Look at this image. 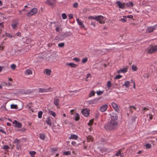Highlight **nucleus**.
<instances>
[{"label":"nucleus","mask_w":157,"mask_h":157,"mask_svg":"<svg viewBox=\"0 0 157 157\" xmlns=\"http://www.w3.org/2000/svg\"><path fill=\"white\" fill-rule=\"evenodd\" d=\"M118 124L117 121L111 120L110 122L105 124L104 128L107 131H113L117 129Z\"/></svg>","instance_id":"nucleus-1"},{"label":"nucleus","mask_w":157,"mask_h":157,"mask_svg":"<svg viewBox=\"0 0 157 157\" xmlns=\"http://www.w3.org/2000/svg\"><path fill=\"white\" fill-rule=\"evenodd\" d=\"M38 11L36 8H33L29 12L27 13L26 15L28 17H30L37 13Z\"/></svg>","instance_id":"nucleus-2"},{"label":"nucleus","mask_w":157,"mask_h":157,"mask_svg":"<svg viewBox=\"0 0 157 157\" xmlns=\"http://www.w3.org/2000/svg\"><path fill=\"white\" fill-rule=\"evenodd\" d=\"M95 20L97 21H98L101 24H103L105 23V21L104 20V17L101 15L96 16Z\"/></svg>","instance_id":"nucleus-3"},{"label":"nucleus","mask_w":157,"mask_h":157,"mask_svg":"<svg viewBox=\"0 0 157 157\" xmlns=\"http://www.w3.org/2000/svg\"><path fill=\"white\" fill-rule=\"evenodd\" d=\"M157 25H155L152 26H150L148 27L146 29V32L148 33H151L154 30H155L156 29V27Z\"/></svg>","instance_id":"nucleus-4"},{"label":"nucleus","mask_w":157,"mask_h":157,"mask_svg":"<svg viewBox=\"0 0 157 157\" xmlns=\"http://www.w3.org/2000/svg\"><path fill=\"white\" fill-rule=\"evenodd\" d=\"M100 97H98L94 98L93 100H92L89 101H88V103L89 104H95L98 103L100 99Z\"/></svg>","instance_id":"nucleus-5"},{"label":"nucleus","mask_w":157,"mask_h":157,"mask_svg":"<svg viewBox=\"0 0 157 157\" xmlns=\"http://www.w3.org/2000/svg\"><path fill=\"white\" fill-rule=\"evenodd\" d=\"M82 115L86 117H88L89 114V110L87 109H84L81 111Z\"/></svg>","instance_id":"nucleus-6"},{"label":"nucleus","mask_w":157,"mask_h":157,"mask_svg":"<svg viewBox=\"0 0 157 157\" xmlns=\"http://www.w3.org/2000/svg\"><path fill=\"white\" fill-rule=\"evenodd\" d=\"M111 116V120L117 121L118 119V116L117 114L114 113H112L110 114Z\"/></svg>","instance_id":"nucleus-7"},{"label":"nucleus","mask_w":157,"mask_h":157,"mask_svg":"<svg viewBox=\"0 0 157 157\" xmlns=\"http://www.w3.org/2000/svg\"><path fill=\"white\" fill-rule=\"evenodd\" d=\"M116 3L118 5L120 8L124 9L125 8V4L124 3H121L120 1L116 2Z\"/></svg>","instance_id":"nucleus-8"},{"label":"nucleus","mask_w":157,"mask_h":157,"mask_svg":"<svg viewBox=\"0 0 157 157\" xmlns=\"http://www.w3.org/2000/svg\"><path fill=\"white\" fill-rule=\"evenodd\" d=\"M108 107V105L107 104H105L101 106L100 108V110L102 112H104L107 109Z\"/></svg>","instance_id":"nucleus-9"},{"label":"nucleus","mask_w":157,"mask_h":157,"mask_svg":"<svg viewBox=\"0 0 157 157\" xmlns=\"http://www.w3.org/2000/svg\"><path fill=\"white\" fill-rule=\"evenodd\" d=\"M56 0H47L45 3L50 6H53L56 2Z\"/></svg>","instance_id":"nucleus-10"},{"label":"nucleus","mask_w":157,"mask_h":157,"mask_svg":"<svg viewBox=\"0 0 157 157\" xmlns=\"http://www.w3.org/2000/svg\"><path fill=\"white\" fill-rule=\"evenodd\" d=\"M18 22L17 21H13L11 24V27L13 29H16Z\"/></svg>","instance_id":"nucleus-11"},{"label":"nucleus","mask_w":157,"mask_h":157,"mask_svg":"<svg viewBox=\"0 0 157 157\" xmlns=\"http://www.w3.org/2000/svg\"><path fill=\"white\" fill-rule=\"evenodd\" d=\"M76 20L80 28H85V26L81 20L78 19V18H76Z\"/></svg>","instance_id":"nucleus-12"},{"label":"nucleus","mask_w":157,"mask_h":157,"mask_svg":"<svg viewBox=\"0 0 157 157\" xmlns=\"http://www.w3.org/2000/svg\"><path fill=\"white\" fill-rule=\"evenodd\" d=\"M25 50H10V52H14V53H16L17 52L19 53V54H23L25 52H27V51H25Z\"/></svg>","instance_id":"nucleus-13"},{"label":"nucleus","mask_w":157,"mask_h":157,"mask_svg":"<svg viewBox=\"0 0 157 157\" xmlns=\"http://www.w3.org/2000/svg\"><path fill=\"white\" fill-rule=\"evenodd\" d=\"M113 108L117 112H119L120 111V109H119L117 105L115 102H113L111 103Z\"/></svg>","instance_id":"nucleus-14"},{"label":"nucleus","mask_w":157,"mask_h":157,"mask_svg":"<svg viewBox=\"0 0 157 157\" xmlns=\"http://www.w3.org/2000/svg\"><path fill=\"white\" fill-rule=\"evenodd\" d=\"M13 124H14V126L18 128H21L22 126V124L19 122H17L16 120L14 121Z\"/></svg>","instance_id":"nucleus-15"},{"label":"nucleus","mask_w":157,"mask_h":157,"mask_svg":"<svg viewBox=\"0 0 157 157\" xmlns=\"http://www.w3.org/2000/svg\"><path fill=\"white\" fill-rule=\"evenodd\" d=\"M59 99L57 97L54 98V103L55 105L58 106L59 105Z\"/></svg>","instance_id":"nucleus-16"},{"label":"nucleus","mask_w":157,"mask_h":157,"mask_svg":"<svg viewBox=\"0 0 157 157\" xmlns=\"http://www.w3.org/2000/svg\"><path fill=\"white\" fill-rule=\"evenodd\" d=\"M128 68L126 67H124L122 69H120L119 71H118V73H125L127 71Z\"/></svg>","instance_id":"nucleus-17"},{"label":"nucleus","mask_w":157,"mask_h":157,"mask_svg":"<svg viewBox=\"0 0 157 157\" xmlns=\"http://www.w3.org/2000/svg\"><path fill=\"white\" fill-rule=\"evenodd\" d=\"M66 65L70 66L71 67L75 68L77 66V65L73 63H67Z\"/></svg>","instance_id":"nucleus-18"},{"label":"nucleus","mask_w":157,"mask_h":157,"mask_svg":"<svg viewBox=\"0 0 157 157\" xmlns=\"http://www.w3.org/2000/svg\"><path fill=\"white\" fill-rule=\"evenodd\" d=\"M46 122L50 126H51L52 123L50 117H48L47 118V120L46 121Z\"/></svg>","instance_id":"nucleus-19"},{"label":"nucleus","mask_w":157,"mask_h":157,"mask_svg":"<svg viewBox=\"0 0 157 157\" xmlns=\"http://www.w3.org/2000/svg\"><path fill=\"white\" fill-rule=\"evenodd\" d=\"M146 52L149 54L155 52L157 50H147Z\"/></svg>","instance_id":"nucleus-20"},{"label":"nucleus","mask_w":157,"mask_h":157,"mask_svg":"<svg viewBox=\"0 0 157 157\" xmlns=\"http://www.w3.org/2000/svg\"><path fill=\"white\" fill-rule=\"evenodd\" d=\"M130 85V82L129 81H125L124 84L123 85V86H125L126 88H128Z\"/></svg>","instance_id":"nucleus-21"},{"label":"nucleus","mask_w":157,"mask_h":157,"mask_svg":"<svg viewBox=\"0 0 157 157\" xmlns=\"http://www.w3.org/2000/svg\"><path fill=\"white\" fill-rule=\"evenodd\" d=\"M39 92L40 93H43L45 92H48V90H46V89H44V88H39Z\"/></svg>","instance_id":"nucleus-22"},{"label":"nucleus","mask_w":157,"mask_h":157,"mask_svg":"<svg viewBox=\"0 0 157 157\" xmlns=\"http://www.w3.org/2000/svg\"><path fill=\"white\" fill-rule=\"evenodd\" d=\"M48 113L50 115L54 117H56V115L55 113L52 110H49Z\"/></svg>","instance_id":"nucleus-23"},{"label":"nucleus","mask_w":157,"mask_h":157,"mask_svg":"<svg viewBox=\"0 0 157 157\" xmlns=\"http://www.w3.org/2000/svg\"><path fill=\"white\" fill-rule=\"evenodd\" d=\"M79 115L78 113H76L75 114V119L76 121H78L79 119Z\"/></svg>","instance_id":"nucleus-24"},{"label":"nucleus","mask_w":157,"mask_h":157,"mask_svg":"<svg viewBox=\"0 0 157 157\" xmlns=\"http://www.w3.org/2000/svg\"><path fill=\"white\" fill-rule=\"evenodd\" d=\"M126 5L128 7H132L133 6V3L132 2H129L128 3H126Z\"/></svg>","instance_id":"nucleus-25"},{"label":"nucleus","mask_w":157,"mask_h":157,"mask_svg":"<svg viewBox=\"0 0 157 157\" xmlns=\"http://www.w3.org/2000/svg\"><path fill=\"white\" fill-rule=\"evenodd\" d=\"M78 136L77 135L73 134L71 135V137H69V139H77Z\"/></svg>","instance_id":"nucleus-26"},{"label":"nucleus","mask_w":157,"mask_h":157,"mask_svg":"<svg viewBox=\"0 0 157 157\" xmlns=\"http://www.w3.org/2000/svg\"><path fill=\"white\" fill-rule=\"evenodd\" d=\"M25 74L28 75H30L32 74V71L30 70L27 69L25 71Z\"/></svg>","instance_id":"nucleus-27"},{"label":"nucleus","mask_w":157,"mask_h":157,"mask_svg":"<svg viewBox=\"0 0 157 157\" xmlns=\"http://www.w3.org/2000/svg\"><path fill=\"white\" fill-rule=\"evenodd\" d=\"M40 138L43 140H44L45 139V135L44 133H41L40 135Z\"/></svg>","instance_id":"nucleus-28"},{"label":"nucleus","mask_w":157,"mask_h":157,"mask_svg":"<svg viewBox=\"0 0 157 157\" xmlns=\"http://www.w3.org/2000/svg\"><path fill=\"white\" fill-rule=\"evenodd\" d=\"M71 154V152L70 151H64L63 152V155H69Z\"/></svg>","instance_id":"nucleus-29"},{"label":"nucleus","mask_w":157,"mask_h":157,"mask_svg":"<svg viewBox=\"0 0 157 157\" xmlns=\"http://www.w3.org/2000/svg\"><path fill=\"white\" fill-rule=\"evenodd\" d=\"M123 18L121 19L120 21L123 22H126V16H123Z\"/></svg>","instance_id":"nucleus-30"},{"label":"nucleus","mask_w":157,"mask_h":157,"mask_svg":"<svg viewBox=\"0 0 157 157\" xmlns=\"http://www.w3.org/2000/svg\"><path fill=\"white\" fill-rule=\"evenodd\" d=\"M10 107L11 109H17V106L16 105H14L13 104H11L10 105Z\"/></svg>","instance_id":"nucleus-31"},{"label":"nucleus","mask_w":157,"mask_h":157,"mask_svg":"<svg viewBox=\"0 0 157 157\" xmlns=\"http://www.w3.org/2000/svg\"><path fill=\"white\" fill-rule=\"evenodd\" d=\"M36 152L35 151H30L29 152L31 157H35V155Z\"/></svg>","instance_id":"nucleus-32"},{"label":"nucleus","mask_w":157,"mask_h":157,"mask_svg":"<svg viewBox=\"0 0 157 157\" xmlns=\"http://www.w3.org/2000/svg\"><path fill=\"white\" fill-rule=\"evenodd\" d=\"M46 73L47 74V75L48 76L50 75L51 72V70L49 69H46Z\"/></svg>","instance_id":"nucleus-33"},{"label":"nucleus","mask_w":157,"mask_h":157,"mask_svg":"<svg viewBox=\"0 0 157 157\" xmlns=\"http://www.w3.org/2000/svg\"><path fill=\"white\" fill-rule=\"evenodd\" d=\"M6 36L8 38H11L13 37H14V36H13L11 34L8 33H6Z\"/></svg>","instance_id":"nucleus-34"},{"label":"nucleus","mask_w":157,"mask_h":157,"mask_svg":"<svg viewBox=\"0 0 157 157\" xmlns=\"http://www.w3.org/2000/svg\"><path fill=\"white\" fill-rule=\"evenodd\" d=\"M43 112L41 111H39L38 113V117L39 118L42 117Z\"/></svg>","instance_id":"nucleus-35"},{"label":"nucleus","mask_w":157,"mask_h":157,"mask_svg":"<svg viewBox=\"0 0 157 157\" xmlns=\"http://www.w3.org/2000/svg\"><path fill=\"white\" fill-rule=\"evenodd\" d=\"M62 18L63 19H66L67 18V16L65 13H63L62 14Z\"/></svg>","instance_id":"nucleus-36"},{"label":"nucleus","mask_w":157,"mask_h":157,"mask_svg":"<svg viewBox=\"0 0 157 157\" xmlns=\"http://www.w3.org/2000/svg\"><path fill=\"white\" fill-rule=\"evenodd\" d=\"M94 119H92L89 121V122L88 123V124L89 125H91L93 124L94 122Z\"/></svg>","instance_id":"nucleus-37"},{"label":"nucleus","mask_w":157,"mask_h":157,"mask_svg":"<svg viewBox=\"0 0 157 157\" xmlns=\"http://www.w3.org/2000/svg\"><path fill=\"white\" fill-rule=\"evenodd\" d=\"M132 70L134 71H136L137 69V67L134 65H132Z\"/></svg>","instance_id":"nucleus-38"},{"label":"nucleus","mask_w":157,"mask_h":157,"mask_svg":"<svg viewBox=\"0 0 157 157\" xmlns=\"http://www.w3.org/2000/svg\"><path fill=\"white\" fill-rule=\"evenodd\" d=\"M0 132H2L5 134H6V132L5 131L4 129L2 128L1 127H0Z\"/></svg>","instance_id":"nucleus-39"},{"label":"nucleus","mask_w":157,"mask_h":157,"mask_svg":"<svg viewBox=\"0 0 157 157\" xmlns=\"http://www.w3.org/2000/svg\"><path fill=\"white\" fill-rule=\"evenodd\" d=\"M103 91H99L97 92V94L98 95H100L103 93Z\"/></svg>","instance_id":"nucleus-40"},{"label":"nucleus","mask_w":157,"mask_h":157,"mask_svg":"<svg viewBox=\"0 0 157 157\" xmlns=\"http://www.w3.org/2000/svg\"><path fill=\"white\" fill-rule=\"evenodd\" d=\"M87 58L83 59L82 60V63H86L87 61Z\"/></svg>","instance_id":"nucleus-41"},{"label":"nucleus","mask_w":157,"mask_h":157,"mask_svg":"<svg viewBox=\"0 0 157 157\" xmlns=\"http://www.w3.org/2000/svg\"><path fill=\"white\" fill-rule=\"evenodd\" d=\"M122 77V76L119 75H117L115 77V79H118Z\"/></svg>","instance_id":"nucleus-42"},{"label":"nucleus","mask_w":157,"mask_h":157,"mask_svg":"<svg viewBox=\"0 0 157 157\" xmlns=\"http://www.w3.org/2000/svg\"><path fill=\"white\" fill-rule=\"evenodd\" d=\"M3 149H5V150H7L9 149L10 148V147L9 146L7 145H4L3 146V147H2Z\"/></svg>","instance_id":"nucleus-43"},{"label":"nucleus","mask_w":157,"mask_h":157,"mask_svg":"<svg viewBox=\"0 0 157 157\" xmlns=\"http://www.w3.org/2000/svg\"><path fill=\"white\" fill-rule=\"evenodd\" d=\"M95 95V92L94 91H92L90 93V97L94 96Z\"/></svg>","instance_id":"nucleus-44"},{"label":"nucleus","mask_w":157,"mask_h":157,"mask_svg":"<svg viewBox=\"0 0 157 157\" xmlns=\"http://www.w3.org/2000/svg\"><path fill=\"white\" fill-rule=\"evenodd\" d=\"M137 118V117H136V116H132V122H135V121L136 119V118Z\"/></svg>","instance_id":"nucleus-45"},{"label":"nucleus","mask_w":157,"mask_h":157,"mask_svg":"<svg viewBox=\"0 0 157 157\" xmlns=\"http://www.w3.org/2000/svg\"><path fill=\"white\" fill-rule=\"evenodd\" d=\"M111 82L110 81H109L107 82V86L108 88H110L111 86Z\"/></svg>","instance_id":"nucleus-46"},{"label":"nucleus","mask_w":157,"mask_h":157,"mask_svg":"<svg viewBox=\"0 0 157 157\" xmlns=\"http://www.w3.org/2000/svg\"><path fill=\"white\" fill-rule=\"evenodd\" d=\"M121 154V151L120 150H119L118 151H117V152L115 154V155L116 156H119Z\"/></svg>","instance_id":"nucleus-47"},{"label":"nucleus","mask_w":157,"mask_h":157,"mask_svg":"<svg viewBox=\"0 0 157 157\" xmlns=\"http://www.w3.org/2000/svg\"><path fill=\"white\" fill-rule=\"evenodd\" d=\"M64 44L63 43H59L58 44V46L59 47H61V48L63 47L64 46Z\"/></svg>","instance_id":"nucleus-48"},{"label":"nucleus","mask_w":157,"mask_h":157,"mask_svg":"<svg viewBox=\"0 0 157 157\" xmlns=\"http://www.w3.org/2000/svg\"><path fill=\"white\" fill-rule=\"evenodd\" d=\"M145 146L147 148H150L151 147V145L149 144H146Z\"/></svg>","instance_id":"nucleus-49"},{"label":"nucleus","mask_w":157,"mask_h":157,"mask_svg":"<svg viewBox=\"0 0 157 157\" xmlns=\"http://www.w3.org/2000/svg\"><path fill=\"white\" fill-rule=\"evenodd\" d=\"M11 67L13 70H14L16 68V66L14 64H12L11 65Z\"/></svg>","instance_id":"nucleus-50"},{"label":"nucleus","mask_w":157,"mask_h":157,"mask_svg":"<svg viewBox=\"0 0 157 157\" xmlns=\"http://www.w3.org/2000/svg\"><path fill=\"white\" fill-rule=\"evenodd\" d=\"M78 6V3L77 2H76L74 3L73 5V7L74 8H77Z\"/></svg>","instance_id":"nucleus-51"},{"label":"nucleus","mask_w":157,"mask_h":157,"mask_svg":"<svg viewBox=\"0 0 157 157\" xmlns=\"http://www.w3.org/2000/svg\"><path fill=\"white\" fill-rule=\"evenodd\" d=\"M71 144L74 146H77L78 145V144L76 143L75 141H72L71 142Z\"/></svg>","instance_id":"nucleus-52"},{"label":"nucleus","mask_w":157,"mask_h":157,"mask_svg":"<svg viewBox=\"0 0 157 157\" xmlns=\"http://www.w3.org/2000/svg\"><path fill=\"white\" fill-rule=\"evenodd\" d=\"M19 141V140L18 139H15V140L14 141V143H17V146L18 144V143Z\"/></svg>","instance_id":"nucleus-53"},{"label":"nucleus","mask_w":157,"mask_h":157,"mask_svg":"<svg viewBox=\"0 0 157 157\" xmlns=\"http://www.w3.org/2000/svg\"><path fill=\"white\" fill-rule=\"evenodd\" d=\"M96 17H94L92 16H90L88 17V18L90 19H94L95 20Z\"/></svg>","instance_id":"nucleus-54"},{"label":"nucleus","mask_w":157,"mask_h":157,"mask_svg":"<svg viewBox=\"0 0 157 157\" xmlns=\"http://www.w3.org/2000/svg\"><path fill=\"white\" fill-rule=\"evenodd\" d=\"M31 41V39L29 38H28L26 40V42H27V44L29 43Z\"/></svg>","instance_id":"nucleus-55"},{"label":"nucleus","mask_w":157,"mask_h":157,"mask_svg":"<svg viewBox=\"0 0 157 157\" xmlns=\"http://www.w3.org/2000/svg\"><path fill=\"white\" fill-rule=\"evenodd\" d=\"M68 16L70 19H71L73 18V15L71 14H69Z\"/></svg>","instance_id":"nucleus-56"},{"label":"nucleus","mask_w":157,"mask_h":157,"mask_svg":"<svg viewBox=\"0 0 157 157\" xmlns=\"http://www.w3.org/2000/svg\"><path fill=\"white\" fill-rule=\"evenodd\" d=\"M73 59L77 62H79V59L78 58H73Z\"/></svg>","instance_id":"nucleus-57"},{"label":"nucleus","mask_w":157,"mask_h":157,"mask_svg":"<svg viewBox=\"0 0 157 157\" xmlns=\"http://www.w3.org/2000/svg\"><path fill=\"white\" fill-rule=\"evenodd\" d=\"M127 17L128 18L132 19L133 16L132 15H128L127 16Z\"/></svg>","instance_id":"nucleus-58"},{"label":"nucleus","mask_w":157,"mask_h":157,"mask_svg":"<svg viewBox=\"0 0 157 157\" xmlns=\"http://www.w3.org/2000/svg\"><path fill=\"white\" fill-rule=\"evenodd\" d=\"M56 30L57 32H59L60 31V29L59 27H57L56 29Z\"/></svg>","instance_id":"nucleus-59"},{"label":"nucleus","mask_w":157,"mask_h":157,"mask_svg":"<svg viewBox=\"0 0 157 157\" xmlns=\"http://www.w3.org/2000/svg\"><path fill=\"white\" fill-rule=\"evenodd\" d=\"M6 103H7V102H6V103H4V104H3V105H2V107H4V108L5 109V110H6Z\"/></svg>","instance_id":"nucleus-60"},{"label":"nucleus","mask_w":157,"mask_h":157,"mask_svg":"<svg viewBox=\"0 0 157 157\" xmlns=\"http://www.w3.org/2000/svg\"><path fill=\"white\" fill-rule=\"evenodd\" d=\"M17 35L19 36H21V33L20 32H18L17 33Z\"/></svg>","instance_id":"nucleus-61"},{"label":"nucleus","mask_w":157,"mask_h":157,"mask_svg":"<svg viewBox=\"0 0 157 157\" xmlns=\"http://www.w3.org/2000/svg\"><path fill=\"white\" fill-rule=\"evenodd\" d=\"M0 26L1 28H3L4 27L3 23H0Z\"/></svg>","instance_id":"nucleus-62"},{"label":"nucleus","mask_w":157,"mask_h":157,"mask_svg":"<svg viewBox=\"0 0 157 157\" xmlns=\"http://www.w3.org/2000/svg\"><path fill=\"white\" fill-rule=\"evenodd\" d=\"M119 156H120V157H123L124 156L123 153H122V154L121 153Z\"/></svg>","instance_id":"nucleus-63"},{"label":"nucleus","mask_w":157,"mask_h":157,"mask_svg":"<svg viewBox=\"0 0 157 157\" xmlns=\"http://www.w3.org/2000/svg\"><path fill=\"white\" fill-rule=\"evenodd\" d=\"M143 109L145 111H146L147 110H148V109L147 108H146V107H144L143 108Z\"/></svg>","instance_id":"nucleus-64"}]
</instances>
